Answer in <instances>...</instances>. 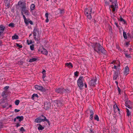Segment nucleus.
<instances>
[{
    "label": "nucleus",
    "mask_w": 133,
    "mask_h": 133,
    "mask_svg": "<svg viewBox=\"0 0 133 133\" xmlns=\"http://www.w3.org/2000/svg\"><path fill=\"white\" fill-rule=\"evenodd\" d=\"M92 47L93 48L94 50L99 54L100 52L104 55H106V51L101 45L99 43H96L95 44L92 45Z\"/></svg>",
    "instance_id": "obj_1"
},
{
    "label": "nucleus",
    "mask_w": 133,
    "mask_h": 133,
    "mask_svg": "<svg viewBox=\"0 0 133 133\" xmlns=\"http://www.w3.org/2000/svg\"><path fill=\"white\" fill-rule=\"evenodd\" d=\"M33 35L34 39L35 41H38L39 40V39L38 38H37L36 37L37 35H39V29L38 28V26L37 25L34 28Z\"/></svg>",
    "instance_id": "obj_2"
},
{
    "label": "nucleus",
    "mask_w": 133,
    "mask_h": 133,
    "mask_svg": "<svg viewBox=\"0 0 133 133\" xmlns=\"http://www.w3.org/2000/svg\"><path fill=\"white\" fill-rule=\"evenodd\" d=\"M85 13L87 18L89 19L91 18V8L89 7L86 8L85 10Z\"/></svg>",
    "instance_id": "obj_3"
},
{
    "label": "nucleus",
    "mask_w": 133,
    "mask_h": 133,
    "mask_svg": "<svg viewBox=\"0 0 133 133\" xmlns=\"http://www.w3.org/2000/svg\"><path fill=\"white\" fill-rule=\"evenodd\" d=\"M83 80V77L81 76L79 77L77 81L78 85L80 89H82L84 86Z\"/></svg>",
    "instance_id": "obj_4"
},
{
    "label": "nucleus",
    "mask_w": 133,
    "mask_h": 133,
    "mask_svg": "<svg viewBox=\"0 0 133 133\" xmlns=\"http://www.w3.org/2000/svg\"><path fill=\"white\" fill-rule=\"evenodd\" d=\"M97 78L96 77L93 78L89 82V85L91 87H95L97 83Z\"/></svg>",
    "instance_id": "obj_5"
},
{
    "label": "nucleus",
    "mask_w": 133,
    "mask_h": 133,
    "mask_svg": "<svg viewBox=\"0 0 133 133\" xmlns=\"http://www.w3.org/2000/svg\"><path fill=\"white\" fill-rule=\"evenodd\" d=\"M21 12H22L23 13V12L24 14L27 16L29 15V12L28 10L27 9L26 7V3H24L23 5L21 7Z\"/></svg>",
    "instance_id": "obj_6"
},
{
    "label": "nucleus",
    "mask_w": 133,
    "mask_h": 133,
    "mask_svg": "<svg viewBox=\"0 0 133 133\" xmlns=\"http://www.w3.org/2000/svg\"><path fill=\"white\" fill-rule=\"evenodd\" d=\"M35 87L36 90L41 91L42 92H45L46 90L42 86L38 85H35Z\"/></svg>",
    "instance_id": "obj_7"
},
{
    "label": "nucleus",
    "mask_w": 133,
    "mask_h": 133,
    "mask_svg": "<svg viewBox=\"0 0 133 133\" xmlns=\"http://www.w3.org/2000/svg\"><path fill=\"white\" fill-rule=\"evenodd\" d=\"M50 103L49 102H46L44 103V108L46 110H48L50 107Z\"/></svg>",
    "instance_id": "obj_8"
},
{
    "label": "nucleus",
    "mask_w": 133,
    "mask_h": 133,
    "mask_svg": "<svg viewBox=\"0 0 133 133\" xmlns=\"http://www.w3.org/2000/svg\"><path fill=\"white\" fill-rule=\"evenodd\" d=\"M42 115H41L40 116L38 117L35 120V122L37 123H40L42 122H43V118H42V117H42Z\"/></svg>",
    "instance_id": "obj_9"
},
{
    "label": "nucleus",
    "mask_w": 133,
    "mask_h": 133,
    "mask_svg": "<svg viewBox=\"0 0 133 133\" xmlns=\"http://www.w3.org/2000/svg\"><path fill=\"white\" fill-rule=\"evenodd\" d=\"M129 72L130 71L129 67L128 66H126L124 69L123 71L124 75L125 76H127L129 74Z\"/></svg>",
    "instance_id": "obj_10"
},
{
    "label": "nucleus",
    "mask_w": 133,
    "mask_h": 133,
    "mask_svg": "<svg viewBox=\"0 0 133 133\" xmlns=\"http://www.w3.org/2000/svg\"><path fill=\"white\" fill-rule=\"evenodd\" d=\"M59 16H61L63 15L64 14L65 11L63 8H59Z\"/></svg>",
    "instance_id": "obj_11"
},
{
    "label": "nucleus",
    "mask_w": 133,
    "mask_h": 133,
    "mask_svg": "<svg viewBox=\"0 0 133 133\" xmlns=\"http://www.w3.org/2000/svg\"><path fill=\"white\" fill-rule=\"evenodd\" d=\"M119 76L118 72H115L113 76V80L117 81V79Z\"/></svg>",
    "instance_id": "obj_12"
},
{
    "label": "nucleus",
    "mask_w": 133,
    "mask_h": 133,
    "mask_svg": "<svg viewBox=\"0 0 133 133\" xmlns=\"http://www.w3.org/2000/svg\"><path fill=\"white\" fill-rule=\"evenodd\" d=\"M130 102V101H126L125 103V105L126 107H128V108L130 109H131L132 108V107L129 105Z\"/></svg>",
    "instance_id": "obj_13"
},
{
    "label": "nucleus",
    "mask_w": 133,
    "mask_h": 133,
    "mask_svg": "<svg viewBox=\"0 0 133 133\" xmlns=\"http://www.w3.org/2000/svg\"><path fill=\"white\" fill-rule=\"evenodd\" d=\"M5 26L3 24L0 25V31L2 34L5 30Z\"/></svg>",
    "instance_id": "obj_14"
},
{
    "label": "nucleus",
    "mask_w": 133,
    "mask_h": 133,
    "mask_svg": "<svg viewBox=\"0 0 133 133\" xmlns=\"http://www.w3.org/2000/svg\"><path fill=\"white\" fill-rule=\"evenodd\" d=\"M89 112L90 113V116L89 118L91 120L93 119V117L94 114V111L93 110L91 109L89 110Z\"/></svg>",
    "instance_id": "obj_15"
},
{
    "label": "nucleus",
    "mask_w": 133,
    "mask_h": 133,
    "mask_svg": "<svg viewBox=\"0 0 133 133\" xmlns=\"http://www.w3.org/2000/svg\"><path fill=\"white\" fill-rule=\"evenodd\" d=\"M112 4H114L115 8L117 7V0H109Z\"/></svg>",
    "instance_id": "obj_16"
},
{
    "label": "nucleus",
    "mask_w": 133,
    "mask_h": 133,
    "mask_svg": "<svg viewBox=\"0 0 133 133\" xmlns=\"http://www.w3.org/2000/svg\"><path fill=\"white\" fill-rule=\"evenodd\" d=\"M41 53L43 54L46 55L48 54V52L47 50L43 47L42 50L41 51Z\"/></svg>",
    "instance_id": "obj_17"
},
{
    "label": "nucleus",
    "mask_w": 133,
    "mask_h": 133,
    "mask_svg": "<svg viewBox=\"0 0 133 133\" xmlns=\"http://www.w3.org/2000/svg\"><path fill=\"white\" fill-rule=\"evenodd\" d=\"M113 109L115 113L117 112V111L119 110V108L118 107L117 105L116 104H115L113 106Z\"/></svg>",
    "instance_id": "obj_18"
},
{
    "label": "nucleus",
    "mask_w": 133,
    "mask_h": 133,
    "mask_svg": "<svg viewBox=\"0 0 133 133\" xmlns=\"http://www.w3.org/2000/svg\"><path fill=\"white\" fill-rule=\"evenodd\" d=\"M7 97L6 96L5 97V98H2L0 100V104H3L5 102L6 100H7Z\"/></svg>",
    "instance_id": "obj_19"
},
{
    "label": "nucleus",
    "mask_w": 133,
    "mask_h": 133,
    "mask_svg": "<svg viewBox=\"0 0 133 133\" xmlns=\"http://www.w3.org/2000/svg\"><path fill=\"white\" fill-rule=\"evenodd\" d=\"M17 119H19V121L21 122L23 120L24 117L23 116H18L16 117Z\"/></svg>",
    "instance_id": "obj_20"
},
{
    "label": "nucleus",
    "mask_w": 133,
    "mask_h": 133,
    "mask_svg": "<svg viewBox=\"0 0 133 133\" xmlns=\"http://www.w3.org/2000/svg\"><path fill=\"white\" fill-rule=\"evenodd\" d=\"M126 112L127 113V116H129L131 115V109H130V110H129L127 108H126Z\"/></svg>",
    "instance_id": "obj_21"
},
{
    "label": "nucleus",
    "mask_w": 133,
    "mask_h": 133,
    "mask_svg": "<svg viewBox=\"0 0 133 133\" xmlns=\"http://www.w3.org/2000/svg\"><path fill=\"white\" fill-rule=\"evenodd\" d=\"M42 117H43L44 118H43V122H47L48 123L49 125H50V123L49 121L46 119V117L44 115H42Z\"/></svg>",
    "instance_id": "obj_22"
},
{
    "label": "nucleus",
    "mask_w": 133,
    "mask_h": 133,
    "mask_svg": "<svg viewBox=\"0 0 133 133\" xmlns=\"http://www.w3.org/2000/svg\"><path fill=\"white\" fill-rule=\"evenodd\" d=\"M25 2V0H21L19 1L18 3V5H22L23 6V4H22L23 3V2Z\"/></svg>",
    "instance_id": "obj_23"
},
{
    "label": "nucleus",
    "mask_w": 133,
    "mask_h": 133,
    "mask_svg": "<svg viewBox=\"0 0 133 133\" xmlns=\"http://www.w3.org/2000/svg\"><path fill=\"white\" fill-rule=\"evenodd\" d=\"M65 65L67 67H68L69 68L71 67V68H72L73 67V66L72 65V64L71 63H66L65 64Z\"/></svg>",
    "instance_id": "obj_24"
},
{
    "label": "nucleus",
    "mask_w": 133,
    "mask_h": 133,
    "mask_svg": "<svg viewBox=\"0 0 133 133\" xmlns=\"http://www.w3.org/2000/svg\"><path fill=\"white\" fill-rule=\"evenodd\" d=\"M37 125H38L39 126L38 127V129L39 130H42L44 129V127H43L41 124H38Z\"/></svg>",
    "instance_id": "obj_25"
},
{
    "label": "nucleus",
    "mask_w": 133,
    "mask_h": 133,
    "mask_svg": "<svg viewBox=\"0 0 133 133\" xmlns=\"http://www.w3.org/2000/svg\"><path fill=\"white\" fill-rule=\"evenodd\" d=\"M115 82L116 83L117 86V90L118 91V94H120L121 90L119 88L118 86V82L117 81H115Z\"/></svg>",
    "instance_id": "obj_26"
},
{
    "label": "nucleus",
    "mask_w": 133,
    "mask_h": 133,
    "mask_svg": "<svg viewBox=\"0 0 133 133\" xmlns=\"http://www.w3.org/2000/svg\"><path fill=\"white\" fill-rule=\"evenodd\" d=\"M35 7V6L34 4H31L30 6V7L31 11V10H34Z\"/></svg>",
    "instance_id": "obj_27"
},
{
    "label": "nucleus",
    "mask_w": 133,
    "mask_h": 133,
    "mask_svg": "<svg viewBox=\"0 0 133 133\" xmlns=\"http://www.w3.org/2000/svg\"><path fill=\"white\" fill-rule=\"evenodd\" d=\"M19 38L18 36L17 35H15L13 36L12 37V39H17Z\"/></svg>",
    "instance_id": "obj_28"
},
{
    "label": "nucleus",
    "mask_w": 133,
    "mask_h": 133,
    "mask_svg": "<svg viewBox=\"0 0 133 133\" xmlns=\"http://www.w3.org/2000/svg\"><path fill=\"white\" fill-rule=\"evenodd\" d=\"M37 58H33L30 59L29 61V62H33L36 61L37 60Z\"/></svg>",
    "instance_id": "obj_29"
},
{
    "label": "nucleus",
    "mask_w": 133,
    "mask_h": 133,
    "mask_svg": "<svg viewBox=\"0 0 133 133\" xmlns=\"http://www.w3.org/2000/svg\"><path fill=\"white\" fill-rule=\"evenodd\" d=\"M119 20L121 22H122L124 24L126 23V22L125 21L124 19H123L121 17Z\"/></svg>",
    "instance_id": "obj_30"
},
{
    "label": "nucleus",
    "mask_w": 133,
    "mask_h": 133,
    "mask_svg": "<svg viewBox=\"0 0 133 133\" xmlns=\"http://www.w3.org/2000/svg\"><path fill=\"white\" fill-rule=\"evenodd\" d=\"M94 119L95 120H97V121H99V119L98 115H95L94 116Z\"/></svg>",
    "instance_id": "obj_31"
},
{
    "label": "nucleus",
    "mask_w": 133,
    "mask_h": 133,
    "mask_svg": "<svg viewBox=\"0 0 133 133\" xmlns=\"http://www.w3.org/2000/svg\"><path fill=\"white\" fill-rule=\"evenodd\" d=\"M123 35L124 37V38L125 39H127V35L126 34V33L125 31H123Z\"/></svg>",
    "instance_id": "obj_32"
},
{
    "label": "nucleus",
    "mask_w": 133,
    "mask_h": 133,
    "mask_svg": "<svg viewBox=\"0 0 133 133\" xmlns=\"http://www.w3.org/2000/svg\"><path fill=\"white\" fill-rule=\"evenodd\" d=\"M8 26L13 28L15 27V24L13 23H11L9 24Z\"/></svg>",
    "instance_id": "obj_33"
},
{
    "label": "nucleus",
    "mask_w": 133,
    "mask_h": 133,
    "mask_svg": "<svg viewBox=\"0 0 133 133\" xmlns=\"http://www.w3.org/2000/svg\"><path fill=\"white\" fill-rule=\"evenodd\" d=\"M64 91V89L59 88V93H63Z\"/></svg>",
    "instance_id": "obj_34"
},
{
    "label": "nucleus",
    "mask_w": 133,
    "mask_h": 133,
    "mask_svg": "<svg viewBox=\"0 0 133 133\" xmlns=\"http://www.w3.org/2000/svg\"><path fill=\"white\" fill-rule=\"evenodd\" d=\"M35 97L37 98L38 97V96L37 94H34L32 96V99H34Z\"/></svg>",
    "instance_id": "obj_35"
},
{
    "label": "nucleus",
    "mask_w": 133,
    "mask_h": 133,
    "mask_svg": "<svg viewBox=\"0 0 133 133\" xmlns=\"http://www.w3.org/2000/svg\"><path fill=\"white\" fill-rule=\"evenodd\" d=\"M24 62V61L21 59L20 61L18 62V64L19 65H22L23 64Z\"/></svg>",
    "instance_id": "obj_36"
},
{
    "label": "nucleus",
    "mask_w": 133,
    "mask_h": 133,
    "mask_svg": "<svg viewBox=\"0 0 133 133\" xmlns=\"http://www.w3.org/2000/svg\"><path fill=\"white\" fill-rule=\"evenodd\" d=\"M116 70V71L115 72H118V74H120L121 70L120 67H117Z\"/></svg>",
    "instance_id": "obj_37"
},
{
    "label": "nucleus",
    "mask_w": 133,
    "mask_h": 133,
    "mask_svg": "<svg viewBox=\"0 0 133 133\" xmlns=\"http://www.w3.org/2000/svg\"><path fill=\"white\" fill-rule=\"evenodd\" d=\"M105 5L108 6L109 5V2L106 0H104Z\"/></svg>",
    "instance_id": "obj_38"
},
{
    "label": "nucleus",
    "mask_w": 133,
    "mask_h": 133,
    "mask_svg": "<svg viewBox=\"0 0 133 133\" xmlns=\"http://www.w3.org/2000/svg\"><path fill=\"white\" fill-rule=\"evenodd\" d=\"M20 102L19 100H17L15 102V104L16 105H18Z\"/></svg>",
    "instance_id": "obj_39"
},
{
    "label": "nucleus",
    "mask_w": 133,
    "mask_h": 133,
    "mask_svg": "<svg viewBox=\"0 0 133 133\" xmlns=\"http://www.w3.org/2000/svg\"><path fill=\"white\" fill-rule=\"evenodd\" d=\"M27 42L28 45L31 44L32 43V42L31 40L30 41H29L28 40H27Z\"/></svg>",
    "instance_id": "obj_40"
},
{
    "label": "nucleus",
    "mask_w": 133,
    "mask_h": 133,
    "mask_svg": "<svg viewBox=\"0 0 133 133\" xmlns=\"http://www.w3.org/2000/svg\"><path fill=\"white\" fill-rule=\"evenodd\" d=\"M24 22L26 25H28L29 24V21L27 19L24 20Z\"/></svg>",
    "instance_id": "obj_41"
},
{
    "label": "nucleus",
    "mask_w": 133,
    "mask_h": 133,
    "mask_svg": "<svg viewBox=\"0 0 133 133\" xmlns=\"http://www.w3.org/2000/svg\"><path fill=\"white\" fill-rule=\"evenodd\" d=\"M8 103H5L4 105H2V107L3 108H5L6 107L8 106Z\"/></svg>",
    "instance_id": "obj_42"
},
{
    "label": "nucleus",
    "mask_w": 133,
    "mask_h": 133,
    "mask_svg": "<svg viewBox=\"0 0 133 133\" xmlns=\"http://www.w3.org/2000/svg\"><path fill=\"white\" fill-rule=\"evenodd\" d=\"M16 45L17 47H19V48H22V45H20L19 44L16 43Z\"/></svg>",
    "instance_id": "obj_43"
},
{
    "label": "nucleus",
    "mask_w": 133,
    "mask_h": 133,
    "mask_svg": "<svg viewBox=\"0 0 133 133\" xmlns=\"http://www.w3.org/2000/svg\"><path fill=\"white\" fill-rule=\"evenodd\" d=\"M5 93H6V92H5L4 91L2 93V96L3 98H5V97H4V96L5 95Z\"/></svg>",
    "instance_id": "obj_44"
},
{
    "label": "nucleus",
    "mask_w": 133,
    "mask_h": 133,
    "mask_svg": "<svg viewBox=\"0 0 133 133\" xmlns=\"http://www.w3.org/2000/svg\"><path fill=\"white\" fill-rule=\"evenodd\" d=\"M30 49L31 50H34V46L33 44L30 45Z\"/></svg>",
    "instance_id": "obj_45"
},
{
    "label": "nucleus",
    "mask_w": 133,
    "mask_h": 133,
    "mask_svg": "<svg viewBox=\"0 0 133 133\" xmlns=\"http://www.w3.org/2000/svg\"><path fill=\"white\" fill-rule=\"evenodd\" d=\"M20 130L21 131H25V129H24L23 127H22L20 129Z\"/></svg>",
    "instance_id": "obj_46"
},
{
    "label": "nucleus",
    "mask_w": 133,
    "mask_h": 133,
    "mask_svg": "<svg viewBox=\"0 0 133 133\" xmlns=\"http://www.w3.org/2000/svg\"><path fill=\"white\" fill-rule=\"evenodd\" d=\"M21 14L23 15L24 20H25L26 19V17H25V15H23V13L22 12H21Z\"/></svg>",
    "instance_id": "obj_47"
},
{
    "label": "nucleus",
    "mask_w": 133,
    "mask_h": 133,
    "mask_svg": "<svg viewBox=\"0 0 133 133\" xmlns=\"http://www.w3.org/2000/svg\"><path fill=\"white\" fill-rule=\"evenodd\" d=\"M79 73V72H78V71H76V72H74V75H75V76H78V74Z\"/></svg>",
    "instance_id": "obj_48"
},
{
    "label": "nucleus",
    "mask_w": 133,
    "mask_h": 133,
    "mask_svg": "<svg viewBox=\"0 0 133 133\" xmlns=\"http://www.w3.org/2000/svg\"><path fill=\"white\" fill-rule=\"evenodd\" d=\"M9 86H7L4 87V89L5 90H7L9 88Z\"/></svg>",
    "instance_id": "obj_49"
},
{
    "label": "nucleus",
    "mask_w": 133,
    "mask_h": 133,
    "mask_svg": "<svg viewBox=\"0 0 133 133\" xmlns=\"http://www.w3.org/2000/svg\"><path fill=\"white\" fill-rule=\"evenodd\" d=\"M7 7V8H8L10 6V4L9 3H8L6 4L5 5Z\"/></svg>",
    "instance_id": "obj_50"
},
{
    "label": "nucleus",
    "mask_w": 133,
    "mask_h": 133,
    "mask_svg": "<svg viewBox=\"0 0 133 133\" xmlns=\"http://www.w3.org/2000/svg\"><path fill=\"white\" fill-rule=\"evenodd\" d=\"M125 56L126 57L128 58H130L131 57V56L129 55H127L126 54L125 55Z\"/></svg>",
    "instance_id": "obj_51"
},
{
    "label": "nucleus",
    "mask_w": 133,
    "mask_h": 133,
    "mask_svg": "<svg viewBox=\"0 0 133 133\" xmlns=\"http://www.w3.org/2000/svg\"><path fill=\"white\" fill-rule=\"evenodd\" d=\"M109 8H116L115 6H114L113 4H112L111 5L109 6Z\"/></svg>",
    "instance_id": "obj_52"
},
{
    "label": "nucleus",
    "mask_w": 133,
    "mask_h": 133,
    "mask_svg": "<svg viewBox=\"0 0 133 133\" xmlns=\"http://www.w3.org/2000/svg\"><path fill=\"white\" fill-rule=\"evenodd\" d=\"M49 14L48 12H46L45 14V16L46 18H48Z\"/></svg>",
    "instance_id": "obj_53"
},
{
    "label": "nucleus",
    "mask_w": 133,
    "mask_h": 133,
    "mask_svg": "<svg viewBox=\"0 0 133 133\" xmlns=\"http://www.w3.org/2000/svg\"><path fill=\"white\" fill-rule=\"evenodd\" d=\"M54 104L55 106V105H56V106L57 107H58V105L57 103L55 102L54 103Z\"/></svg>",
    "instance_id": "obj_54"
},
{
    "label": "nucleus",
    "mask_w": 133,
    "mask_h": 133,
    "mask_svg": "<svg viewBox=\"0 0 133 133\" xmlns=\"http://www.w3.org/2000/svg\"><path fill=\"white\" fill-rule=\"evenodd\" d=\"M15 112H19V111H20V110H18L17 109H15Z\"/></svg>",
    "instance_id": "obj_55"
},
{
    "label": "nucleus",
    "mask_w": 133,
    "mask_h": 133,
    "mask_svg": "<svg viewBox=\"0 0 133 133\" xmlns=\"http://www.w3.org/2000/svg\"><path fill=\"white\" fill-rule=\"evenodd\" d=\"M29 23L30 24L32 25H33V24L32 21L31 20L29 21Z\"/></svg>",
    "instance_id": "obj_56"
},
{
    "label": "nucleus",
    "mask_w": 133,
    "mask_h": 133,
    "mask_svg": "<svg viewBox=\"0 0 133 133\" xmlns=\"http://www.w3.org/2000/svg\"><path fill=\"white\" fill-rule=\"evenodd\" d=\"M45 76H46V74H43V75L42 77V78L43 79H44Z\"/></svg>",
    "instance_id": "obj_57"
},
{
    "label": "nucleus",
    "mask_w": 133,
    "mask_h": 133,
    "mask_svg": "<svg viewBox=\"0 0 133 133\" xmlns=\"http://www.w3.org/2000/svg\"><path fill=\"white\" fill-rule=\"evenodd\" d=\"M48 18H46V19L45 20V22H46V23H48V22L49 21V19H48Z\"/></svg>",
    "instance_id": "obj_58"
},
{
    "label": "nucleus",
    "mask_w": 133,
    "mask_h": 133,
    "mask_svg": "<svg viewBox=\"0 0 133 133\" xmlns=\"http://www.w3.org/2000/svg\"><path fill=\"white\" fill-rule=\"evenodd\" d=\"M45 70H44L42 71V73L43 74H45Z\"/></svg>",
    "instance_id": "obj_59"
},
{
    "label": "nucleus",
    "mask_w": 133,
    "mask_h": 133,
    "mask_svg": "<svg viewBox=\"0 0 133 133\" xmlns=\"http://www.w3.org/2000/svg\"><path fill=\"white\" fill-rule=\"evenodd\" d=\"M20 125L18 123H17L16 125V127L17 128Z\"/></svg>",
    "instance_id": "obj_60"
},
{
    "label": "nucleus",
    "mask_w": 133,
    "mask_h": 133,
    "mask_svg": "<svg viewBox=\"0 0 133 133\" xmlns=\"http://www.w3.org/2000/svg\"><path fill=\"white\" fill-rule=\"evenodd\" d=\"M54 109L55 111H58V109L57 108H54Z\"/></svg>",
    "instance_id": "obj_61"
},
{
    "label": "nucleus",
    "mask_w": 133,
    "mask_h": 133,
    "mask_svg": "<svg viewBox=\"0 0 133 133\" xmlns=\"http://www.w3.org/2000/svg\"><path fill=\"white\" fill-rule=\"evenodd\" d=\"M118 111V113H119V114L121 115V113H122L121 111L120 110H119V111Z\"/></svg>",
    "instance_id": "obj_62"
},
{
    "label": "nucleus",
    "mask_w": 133,
    "mask_h": 133,
    "mask_svg": "<svg viewBox=\"0 0 133 133\" xmlns=\"http://www.w3.org/2000/svg\"><path fill=\"white\" fill-rule=\"evenodd\" d=\"M117 67H120V63H119L118 64L117 66Z\"/></svg>",
    "instance_id": "obj_63"
},
{
    "label": "nucleus",
    "mask_w": 133,
    "mask_h": 133,
    "mask_svg": "<svg viewBox=\"0 0 133 133\" xmlns=\"http://www.w3.org/2000/svg\"><path fill=\"white\" fill-rule=\"evenodd\" d=\"M93 129H90V131L91 132H92L93 131Z\"/></svg>",
    "instance_id": "obj_64"
}]
</instances>
